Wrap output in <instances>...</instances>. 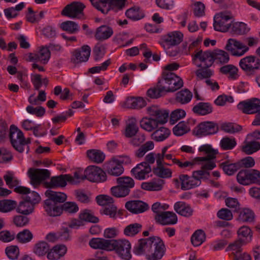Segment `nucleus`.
<instances>
[{
    "mask_svg": "<svg viewBox=\"0 0 260 260\" xmlns=\"http://www.w3.org/2000/svg\"><path fill=\"white\" fill-rule=\"evenodd\" d=\"M47 197L44 202V208L47 214L50 216H57L61 214L62 203L67 198V195L62 192H56L48 189L45 193Z\"/></svg>",
    "mask_w": 260,
    "mask_h": 260,
    "instance_id": "1",
    "label": "nucleus"
},
{
    "mask_svg": "<svg viewBox=\"0 0 260 260\" xmlns=\"http://www.w3.org/2000/svg\"><path fill=\"white\" fill-rule=\"evenodd\" d=\"M247 45L242 41L235 39H229L225 49L231 52L235 56H242L249 51L250 47L256 46L258 43V39L256 37H249L244 39Z\"/></svg>",
    "mask_w": 260,
    "mask_h": 260,
    "instance_id": "2",
    "label": "nucleus"
},
{
    "mask_svg": "<svg viewBox=\"0 0 260 260\" xmlns=\"http://www.w3.org/2000/svg\"><path fill=\"white\" fill-rule=\"evenodd\" d=\"M210 176V174L203 170L193 171L191 176L180 175L179 180L181 182V188L186 190L196 187L201 184V179L208 180Z\"/></svg>",
    "mask_w": 260,
    "mask_h": 260,
    "instance_id": "3",
    "label": "nucleus"
},
{
    "mask_svg": "<svg viewBox=\"0 0 260 260\" xmlns=\"http://www.w3.org/2000/svg\"><path fill=\"white\" fill-rule=\"evenodd\" d=\"M79 183L87 179L91 182H102L107 180L106 173L100 167L94 166L88 167L84 171L83 175H80L78 172Z\"/></svg>",
    "mask_w": 260,
    "mask_h": 260,
    "instance_id": "4",
    "label": "nucleus"
},
{
    "mask_svg": "<svg viewBox=\"0 0 260 260\" xmlns=\"http://www.w3.org/2000/svg\"><path fill=\"white\" fill-rule=\"evenodd\" d=\"M240 68L247 76H253L260 69V59L254 55L246 56L240 59Z\"/></svg>",
    "mask_w": 260,
    "mask_h": 260,
    "instance_id": "5",
    "label": "nucleus"
},
{
    "mask_svg": "<svg viewBox=\"0 0 260 260\" xmlns=\"http://www.w3.org/2000/svg\"><path fill=\"white\" fill-rule=\"evenodd\" d=\"M78 172H75L74 176L70 174L60 175L52 177L49 182L46 183L49 188L63 187L66 186L67 182L72 184L79 183Z\"/></svg>",
    "mask_w": 260,
    "mask_h": 260,
    "instance_id": "6",
    "label": "nucleus"
},
{
    "mask_svg": "<svg viewBox=\"0 0 260 260\" xmlns=\"http://www.w3.org/2000/svg\"><path fill=\"white\" fill-rule=\"evenodd\" d=\"M85 8L84 4L79 2H73L67 5L62 10L61 14L71 18H77L81 20L85 19L83 10Z\"/></svg>",
    "mask_w": 260,
    "mask_h": 260,
    "instance_id": "7",
    "label": "nucleus"
},
{
    "mask_svg": "<svg viewBox=\"0 0 260 260\" xmlns=\"http://www.w3.org/2000/svg\"><path fill=\"white\" fill-rule=\"evenodd\" d=\"M160 80L162 81L166 85V92L175 91L183 85L181 78L172 72H164L162 79Z\"/></svg>",
    "mask_w": 260,
    "mask_h": 260,
    "instance_id": "8",
    "label": "nucleus"
},
{
    "mask_svg": "<svg viewBox=\"0 0 260 260\" xmlns=\"http://www.w3.org/2000/svg\"><path fill=\"white\" fill-rule=\"evenodd\" d=\"M213 25L215 30L225 32L231 27L233 16L229 12H221L215 15Z\"/></svg>",
    "mask_w": 260,
    "mask_h": 260,
    "instance_id": "9",
    "label": "nucleus"
},
{
    "mask_svg": "<svg viewBox=\"0 0 260 260\" xmlns=\"http://www.w3.org/2000/svg\"><path fill=\"white\" fill-rule=\"evenodd\" d=\"M111 246H112L111 250H114L121 258L129 260L132 258L131 245L128 240H112Z\"/></svg>",
    "mask_w": 260,
    "mask_h": 260,
    "instance_id": "10",
    "label": "nucleus"
},
{
    "mask_svg": "<svg viewBox=\"0 0 260 260\" xmlns=\"http://www.w3.org/2000/svg\"><path fill=\"white\" fill-rule=\"evenodd\" d=\"M238 240L234 243L231 244L226 248V250H236L240 248L241 246L245 243L249 242L251 240V230L247 226H242L237 231Z\"/></svg>",
    "mask_w": 260,
    "mask_h": 260,
    "instance_id": "11",
    "label": "nucleus"
},
{
    "mask_svg": "<svg viewBox=\"0 0 260 260\" xmlns=\"http://www.w3.org/2000/svg\"><path fill=\"white\" fill-rule=\"evenodd\" d=\"M9 137L14 149L20 153L24 152L23 147L25 146V143L24 141L23 134L16 126H11Z\"/></svg>",
    "mask_w": 260,
    "mask_h": 260,
    "instance_id": "12",
    "label": "nucleus"
},
{
    "mask_svg": "<svg viewBox=\"0 0 260 260\" xmlns=\"http://www.w3.org/2000/svg\"><path fill=\"white\" fill-rule=\"evenodd\" d=\"M218 131V124L212 121H204L200 123L193 131L195 135L199 137L213 135Z\"/></svg>",
    "mask_w": 260,
    "mask_h": 260,
    "instance_id": "13",
    "label": "nucleus"
},
{
    "mask_svg": "<svg viewBox=\"0 0 260 260\" xmlns=\"http://www.w3.org/2000/svg\"><path fill=\"white\" fill-rule=\"evenodd\" d=\"M27 173L30 179V183L34 186L40 185L50 176V171L47 169L30 168Z\"/></svg>",
    "mask_w": 260,
    "mask_h": 260,
    "instance_id": "14",
    "label": "nucleus"
},
{
    "mask_svg": "<svg viewBox=\"0 0 260 260\" xmlns=\"http://www.w3.org/2000/svg\"><path fill=\"white\" fill-rule=\"evenodd\" d=\"M193 62H196L199 60L200 64L198 67H211L214 62L213 51H203L202 50L198 51L193 56Z\"/></svg>",
    "mask_w": 260,
    "mask_h": 260,
    "instance_id": "15",
    "label": "nucleus"
},
{
    "mask_svg": "<svg viewBox=\"0 0 260 260\" xmlns=\"http://www.w3.org/2000/svg\"><path fill=\"white\" fill-rule=\"evenodd\" d=\"M158 237H152L146 239H141L139 241L137 246L134 248V252L137 255L142 254H149L153 251L154 243Z\"/></svg>",
    "mask_w": 260,
    "mask_h": 260,
    "instance_id": "16",
    "label": "nucleus"
},
{
    "mask_svg": "<svg viewBox=\"0 0 260 260\" xmlns=\"http://www.w3.org/2000/svg\"><path fill=\"white\" fill-rule=\"evenodd\" d=\"M237 107L247 114L256 113L260 111V100L257 98H253L242 101L238 104Z\"/></svg>",
    "mask_w": 260,
    "mask_h": 260,
    "instance_id": "17",
    "label": "nucleus"
},
{
    "mask_svg": "<svg viewBox=\"0 0 260 260\" xmlns=\"http://www.w3.org/2000/svg\"><path fill=\"white\" fill-rule=\"evenodd\" d=\"M183 37V34L180 31L170 32L161 37L159 43L164 48L166 46L169 48L171 46L180 44L182 41Z\"/></svg>",
    "mask_w": 260,
    "mask_h": 260,
    "instance_id": "18",
    "label": "nucleus"
},
{
    "mask_svg": "<svg viewBox=\"0 0 260 260\" xmlns=\"http://www.w3.org/2000/svg\"><path fill=\"white\" fill-rule=\"evenodd\" d=\"M28 60L46 64L50 57V51L47 47H42L36 53H29L28 54Z\"/></svg>",
    "mask_w": 260,
    "mask_h": 260,
    "instance_id": "19",
    "label": "nucleus"
},
{
    "mask_svg": "<svg viewBox=\"0 0 260 260\" xmlns=\"http://www.w3.org/2000/svg\"><path fill=\"white\" fill-rule=\"evenodd\" d=\"M165 245L163 241L159 237L156 238L154 243L153 251L151 254H146V257L148 260L160 259L165 253Z\"/></svg>",
    "mask_w": 260,
    "mask_h": 260,
    "instance_id": "20",
    "label": "nucleus"
},
{
    "mask_svg": "<svg viewBox=\"0 0 260 260\" xmlns=\"http://www.w3.org/2000/svg\"><path fill=\"white\" fill-rule=\"evenodd\" d=\"M151 171L152 169L150 166L142 162L132 169L131 172L136 179L141 180L145 179L146 177H148V174Z\"/></svg>",
    "mask_w": 260,
    "mask_h": 260,
    "instance_id": "21",
    "label": "nucleus"
},
{
    "mask_svg": "<svg viewBox=\"0 0 260 260\" xmlns=\"http://www.w3.org/2000/svg\"><path fill=\"white\" fill-rule=\"evenodd\" d=\"M146 102L141 97H128L121 104L123 108L140 109L146 106Z\"/></svg>",
    "mask_w": 260,
    "mask_h": 260,
    "instance_id": "22",
    "label": "nucleus"
},
{
    "mask_svg": "<svg viewBox=\"0 0 260 260\" xmlns=\"http://www.w3.org/2000/svg\"><path fill=\"white\" fill-rule=\"evenodd\" d=\"M125 207L129 212L135 214H138L146 211L148 209V205L143 201L134 200L126 202Z\"/></svg>",
    "mask_w": 260,
    "mask_h": 260,
    "instance_id": "23",
    "label": "nucleus"
},
{
    "mask_svg": "<svg viewBox=\"0 0 260 260\" xmlns=\"http://www.w3.org/2000/svg\"><path fill=\"white\" fill-rule=\"evenodd\" d=\"M156 222L162 225L174 224L177 222V217L173 212L165 211L162 214L154 216Z\"/></svg>",
    "mask_w": 260,
    "mask_h": 260,
    "instance_id": "24",
    "label": "nucleus"
},
{
    "mask_svg": "<svg viewBox=\"0 0 260 260\" xmlns=\"http://www.w3.org/2000/svg\"><path fill=\"white\" fill-rule=\"evenodd\" d=\"M104 169L109 175L115 177L120 176L124 171L122 165L116 160H111L105 164Z\"/></svg>",
    "mask_w": 260,
    "mask_h": 260,
    "instance_id": "25",
    "label": "nucleus"
},
{
    "mask_svg": "<svg viewBox=\"0 0 260 260\" xmlns=\"http://www.w3.org/2000/svg\"><path fill=\"white\" fill-rule=\"evenodd\" d=\"M164 161L157 160V165L153 167L152 172L154 175L160 178H169L171 177L172 172L171 169L164 166Z\"/></svg>",
    "mask_w": 260,
    "mask_h": 260,
    "instance_id": "26",
    "label": "nucleus"
},
{
    "mask_svg": "<svg viewBox=\"0 0 260 260\" xmlns=\"http://www.w3.org/2000/svg\"><path fill=\"white\" fill-rule=\"evenodd\" d=\"M112 240H106L103 238H92L89 242L91 247L94 249H101L107 251H111Z\"/></svg>",
    "mask_w": 260,
    "mask_h": 260,
    "instance_id": "27",
    "label": "nucleus"
},
{
    "mask_svg": "<svg viewBox=\"0 0 260 260\" xmlns=\"http://www.w3.org/2000/svg\"><path fill=\"white\" fill-rule=\"evenodd\" d=\"M253 169H243L239 172L237 175L238 182L242 185H246L253 183Z\"/></svg>",
    "mask_w": 260,
    "mask_h": 260,
    "instance_id": "28",
    "label": "nucleus"
},
{
    "mask_svg": "<svg viewBox=\"0 0 260 260\" xmlns=\"http://www.w3.org/2000/svg\"><path fill=\"white\" fill-rule=\"evenodd\" d=\"M200 152H204L207 154V156L203 157H195V160H206L208 159H214L218 153L216 150L212 148L210 145L206 144L200 146L199 148Z\"/></svg>",
    "mask_w": 260,
    "mask_h": 260,
    "instance_id": "29",
    "label": "nucleus"
},
{
    "mask_svg": "<svg viewBox=\"0 0 260 260\" xmlns=\"http://www.w3.org/2000/svg\"><path fill=\"white\" fill-rule=\"evenodd\" d=\"M90 54V48L88 45H84L81 51L76 50L74 52L75 59L74 62L78 63L82 62L87 61Z\"/></svg>",
    "mask_w": 260,
    "mask_h": 260,
    "instance_id": "30",
    "label": "nucleus"
},
{
    "mask_svg": "<svg viewBox=\"0 0 260 260\" xmlns=\"http://www.w3.org/2000/svg\"><path fill=\"white\" fill-rule=\"evenodd\" d=\"M192 111L196 114L204 116L211 113L213 108L209 103L200 102L193 107Z\"/></svg>",
    "mask_w": 260,
    "mask_h": 260,
    "instance_id": "31",
    "label": "nucleus"
},
{
    "mask_svg": "<svg viewBox=\"0 0 260 260\" xmlns=\"http://www.w3.org/2000/svg\"><path fill=\"white\" fill-rule=\"evenodd\" d=\"M171 135V131L165 127L161 126L156 129L152 134L151 139L156 142H162Z\"/></svg>",
    "mask_w": 260,
    "mask_h": 260,
    "instance_id": "32",
    "label": "nucleus"
},
{
    "mask_svg": "<svg viewBox=\"0 0 260 260\" xmlns=\"http://www.w3.org/2000/svg\"><path fill=\"white\" fill-rule=\"evenodd\" d=\"M174 210L178 214L185 217H189L193 213V210L190 206L183 202L176 203Z\"/></svg>",
    "mask_w": 260,
    "mask_h": 260,
    "instance_id": "33",
    "label": "nucleus"
},
{
    "mask_svg": "<svg viewBox=\"0 0 260 260\" xmlns=\"http://www.w3.org/2000/svg\"><path fill=\"white\" fill-rule=\"evenodd\" d=\"M113 34L111 27L103 25L97 28L95 38L98 40H105L109 38Z\"/></svg>",
    "mask_w": 260,
    "mask_h": 260,
    "instance_id": "34",
    "label": "nucleus"
},
{
    "mask_svg": "<svg viewBox=\"0 0 260 260\" xmlns=\"http://www.w3.org/2000/svg\"><path fill=\"white\" fill-rule=\"evenodd\" d=\"M166 90V85L162 81H158L156 86L151 88L147 90L148 96L151 99H157L161 96V93Z\"/></svg>",
    "mask_w": 260,
    "mask_h": 260,
    "instance_id": "35",
    "label": "nucleus"
},
{
    "mask_svg": "<svg viewBox=\"0 0 260 260\" xmlns=\"http://www.w3.org/2000/svg\"><path fill=\"white\" fill-rule=\"evenodd\" d=\"M237 220L242 222H251L254 220V214L249 208L240 209Z\"/></svg>",
    "mask_w": 260,
    "mask_h": 260,
    "instance_id": "36",
    "label": "nucleus"
},
{
    "mask_svg": "<svg viewBox=\"0 0 260 260\" xmlns=\"http://www.w3.org/2000/svg\"><path fill=\"white\" fill-rule=\"evenodd\" d=\"M139 127L137 125V120L135 118L128 119L126 124L124 135L126 138H132L138 133Z\"/></svg>",
    "mask_w": 260,
    "mask_h": 260,
    "instance_id": "37",
    "label": "nucleus"
},
{
    "mask_svg": "<svg viewBox=\"0 0 260 260\" xmlns=\"http://www.w3.org/2000/svg\"><path fill=\"white\" fill-rule=\"evenodd\" d=\"M158 124L153 118L144 117L140 122L141 127L148 132H152L157 128Z\"/></svg>",
    "mask_w": 260,
    "mask_h": 260,
    "instance_id": "38",
    "label": "nucleus"
},
{
    "mask_svg": "<svg viewBox=\"0 0 260 260\" xmlns=\"http://www.w3.org/2000/svg\"><path fill=\"white\" fill-rule=\"evenodd\" d=\"M220 167L226 174L232 175L241 167V165L240 162L231 163L229 161H225L220 164Z\"/></svg>",
    "mask_w": 260,
    "mask_h": 260,
    "instance_id": "39",
    "label": "nucleus"
},
{
    "mask_svg": "<svg viewBox=\"0 0 260 260\" xmlns=\"http://www.w3.org/2000/svg\"><path fill=\"white\" fill-rule=\"evenodd\" d=\"M16 211L23 215H28L32 213L34 210V206L29 202L24 199L17 205Z\"/></svg>",
    "mask_w": 260,
    "mask_h": 260,
    "instance_id": "40",
    "label": "nucleus"
},
{
    "mask_svg": "<svg viewBox=\"0 0 260 260\" xmlns=\"http://www.w3.org/2000/svg\"><path fill=\"white\" fill-rule=\"evenodd\" d=\"M87 155L88 158L95 163L102 162L105 158V155L103 152L99 150L91 149L87 151Z\"/></svg>",
    "mask_w": 260,
    "mask_h": 260,
    "instance_id": "41",
    "label": "nucleus"
},
{
    "mask_svg": "<svg viewBox=\"0 0 260 260\" xmlns=\"http://www.w3.org/2000/svg\"><path fill=\"white\" fill-rule=\"evenodd\" d=\"M219 72L222 74L229 75V78L236 79L238 77V68L233 64H227L221 67Z\"/></svg>",
    "mask_w": 260,
    "mask_h": 260,
    "instance_id": "42",
    "label": "nucleus"
},
{
    "mask_svg": "<svg viewBox=\"0 0 260 260\" xmlns=\"http://www.w3.org/2000/svg\"><path fill=\"white\" fill-rule=\"evenodd\" d=\"M92 6L104 14L111 10L109 0H89Z\"/></svg>",
    "mask_w": 260,
    "mask_h": 260,
    "instance_id": "43",
    "label": "nucleus"
},
{
    "mask_svg": "<svg viewBox=\"0 0 260 260\" xmlns=\"http://www.w3.org/2000/svg\"><path fill=\"white\" fill-rule=\"evenodd\" d=\"M164 184V181L158 179L157 181L143 182L141 184V188L146 190L158 191L160 190Z\"/></svg>",
    "mask_w": 260,
    "mask_h": 260,
    "instance_id": "44",
    "label": "nucleus"
},
{
    "mask_svg": "<svg viewBox=\"0 0 260 260\" xmlns=\"http://www.w3.org/2000/svg\"><path fill=\"white\" fill-rule=\"evenodd\" d=\"M231 29L232 33L238 35L246 34L250 30L245 23L238 22L232 23Z\"/></svg>",
    "mask_w": 260,
    "mask_h": 260,
    "instance_id": "45",
    "label": "nucleus"
},
{
    "mask_svg": "<svg viewBox=\"0 0 260 260\" xmlns=\"http://www.w3.org/2000/svg\"><path fill=\"white\" fill-rule=\"evenodd\" d=\"M200 69L196 70L195 74L197 80H202L204 79H208L213 74V71L209 67H198Z\"/></svg>",
    "mask_w": 260,
    "mask_h": 260,
    "instance_id": "46",
    "label": "nucleus"
},
{
    "mask_svg": "<svg viewBox=\"0 0 260 260\" xmlns=\"http://www.w3.org/2000/svg\"><path fill=\"white\" fill-rule=\"evenodd\" d=\"M116 183L121 186L125 187L129 191H131V189L135 186L134 180L128 176H122L116 178Z\"/></svg>",
    "mask_w": 260,
    "mask_h": 260,
    "instance_id": "47",
    "label": "nucleus"
},
{
    "mask_svg": "<svg viewBox=\"0 0 260 260\" xmlns=\"http://www.w3.org/2000/svg\"><path fill=\"white\" fill-rule=\"evenodd\" d=\"M125 15L127 18L133 20H138L144 17V14L138 7H134L128 9Z\"/></svg>",
    "mask_w": 260,
    "mask_h": 260,
    "instance_id": "48",
    "label": "nucleus"
},
{
    "mask_svg": "<svg viewBox=\"0 0 260 260\" xmlns=\"http://www.w3.org/2000/svg\"><path fill=\"white\" fill-rule=\"evenodd\" d=\"M192 93L188 89H184L176 93V100L182 104L189 102L192 98Z\"/></svg>",
    "mask_w": 260,
    "mask_h": 260,
    "instance_id": "49",
    "label": "nucleus"
},
{
    "mask_svg": "<svg viewBox=\"0 0 260 260\" xmlns=\"http://www.w3.org/2000/svg\"><path fill=\"white\" fill-rule=\"evenodd\" d=\"M111 194L117 198H122L128 196L130 191L117 184V185L113 186L110 189Z\"/></svg>",
    "mask_w": 260,
    "mask_h": 260,
    "instance_id": "50",
    "label": "nucleus"
},
{
    "mask_svg": "<svg viewBox=\"0 0 260 260\" xmlns=\"http://www.w3.org/2000/svg\"><path fill=\"white\" fill-rule=\"evenodd\" d=\"M111 194L117 198H122L128 196L130 191L117 184V185L113 186L110 189Z\"/></svg>",
    "mask_w": 260,
    "mask_h": 260,
    "instance_id": "51",
    "label": "nucleus"
},
{
    "mask_svg": "<svg viewBox=\"0 0 260 260\" xmlns=\"http://www.w3.org/2000/svg\"><path fill=\"white\" fill-rule=\"evenodd\" d=\"M214 61L221 64L228 63L230 60L229 54L222 50H215L213 51Z\"/></svg>",
    "mask_w": 260,
    "mask_h": 260,
    "instance_id": "52",
    "label": "nucleus"
},
{
    "mask_svg": "<svg viewBox=\"0 0 260 260\" xmlns=\"http://www.w3.org/2000/svg\"><path fill=\"white\" fill-rule=\"evenodd\" d=\"M50 250V245L46 242L40 241L35 244L34 252L39 256H43Z\"/></svg>",
    "mask_w": 260,
    "mask_h": 260,
    "instance_id": "53",
    "label": "nucleus"
},
{
    "mask_svg": "<svg viewBox=\"0 0 260 260\" xmlns=\"http://www.w3.org/2000/svg\"><path fill=\"white\" fill-rule=\"evenodd\" d=\"M154 147V145L152 141H147L145 144L141 145L139 148L135 151V156L138 158H141L144 156L147 152L152 150Z\"/></svg>",
    "mask_w": 260,
    "mask_h": 260,
    "instance_id": "54",
    "label": "nucleus"
},
{
    "mask_svg": "<svg viewBox=\"0 0 260 260\" xmlns=\"http://www.w3.org/2000/svg\"><path fill=\"white\" fill-rule=\"evenodd\" d=\"M60 28L64 31L70 34H74L79 30V27L77 23L73 21H66L60 24Z\"/></svg>",
    "mask_w": 260,
    "mask_h": 260,
    "instance_id": "55",
    "label": "nucleus"
},
{
    "mask_svg": "<svg viewBox=\"0 0 260 260\" xmlns=\"http://www.w3.org/2000/svg\"><path fill=\"white\" fill-rule=\"evenodd\" d=\"M17 206V203L15 201L10 200H4L0 201V211L8 212L15 209Z\"/></svg>",
    "mask_w": 260,
    "mask_h": 260,
    "instance_id": "56",
    "label": "nucleus"
},
{
    "mask_svg": "<svg viewBox=\"0 0 260 260\" xmlns=\"http://www.w3.org/2000/svg\"><path fill=\"white\" fill-rule=\"evenodd\" d=\"M205 234L203 231L198 230L192 235L191 238L192 244L195 246L200 245L205 240Z\"/></svg>",
    "mask_w": 260,
    "mask_h": 260,
    "instance_id": "57",
    "label": "nucleus"
},
{
    "mask_svg": "<svg viewBox=\"0 0 260 260\" xmlns=\"http://www.w3.org/2000/svg\"><path fill=\"white\" fill-rule=\"evenodd\" d=\"M221 129L228 133L234 134L241 131L242 126L234 123H224L221 125Z\"/></svg>",
    "mask_w": 260,
    "mask_h": 260,
    "instance_id": "58",
    "label": "nucleus"
},
{
    "mask_svg": "<svg viewBox=\"0 0 260 260\" xmlns=\"http://www.w3.org/2000/svg\"><path fill=\"white\" fill-rule=\"evenodd\" d=\"M260 149V143L256 141H251L242 147V150L247 154H251Z\"/></svg>",
    "mask_w": 260,
    "mask_h": 260,
    "instance_id": "59",
    "label": "nucleus"
},
{
    "mask_svg": "<svg viewBox=\"0 0 260 260\" xmlns=\"http://www.w3.org/2000/svg\"><path fill=\"white\" fill-rule=\"evenodd\" d=\"M142 229V225L135 223L131 224L125 227L124 234L128 236H134L138 234Z\"/></svg>",
    "mask_w": 260,
    "mask_h": 260,
    "instance_id": "60",
    "label": "nucleus"
},
{
    "mask_svg": "<svg viewBox=\"0 0 260 260\" xmlns=\"http://www.w3.org/2000/svg\"><path fill=\"white\" fill-rule=\"evenodd\" d=\"M33 238L32 234L29 230L25 229L19 232L16 236L17 240L21 243L29 242Z\"/></svg>",
    "mask_w": 260,
    "mask_h": 260,
    "instance_id": "61",
    "label": "nucleus"
},
{
    "mask_svg": "<svg viewBox=\"0 0 260 260\" xmlns=\"http://www.w3.org/2000/svg\"><path fill=\"white\" fill-rule=\"evenodd\" d=\"M189 131V128L184 121L180 122L173 129V134L177 136H182Z\"/></svg>",
    "mask_w": 260,
    "mask_h": 260,
    "instance_id": "62",
    "label": "nucleus"
},
{
    "mask_svg": "<svg viewBox=\"0 0 260 260\" xmlns=\"http://www.w3.org/2000/svg\"><path fill=\"white\" fill-rule=\"evenodd\" d=\"M100 212L102 214L108 215L112 219L117 218V207L114 205L111 204L105 206L101 210Z\"/></svg>",
    "mask_w": 260,
    "mask_h": 260,
    "instance_id": "63",
    "label": "nucleus"
},
{
    "mask_svg": "<svg viewBox=\"0 0 260 260\" xmlns=\"http://www.w3.org/2000/svg\"><path fill=\"white\" fill-rule=\"evenodd\" d=\"M237 143L235 138L224 137L220 141V146L223 150H231L235 147Z\"/></svg>",
    "mask_w": 260,
    "mask_h": 260,
    "instance_id": "64",
    "label": "nucleus"
}]
</instances>
